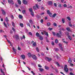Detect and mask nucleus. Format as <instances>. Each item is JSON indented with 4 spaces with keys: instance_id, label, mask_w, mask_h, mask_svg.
<instances>
[{
    "instance_id": "1",
    "label": "nucleus",
    "mask_w": 75,
    "mask_h": 75,
    "mask_svg": "<svg viewBox=\"0 0 75 75\" xmlns=\"http://www.w3.org/2000/svg\"><path fill=\"white\" fill-rule=\"evenodd\" d=\"M61 35H62V32L61 31H59V33H57L56 35L58 37L61 38Z\"/></svg>"
},
{
    "instance_id": "2",
    "label": "nucleus",
    "mask_w": 75,
    "mask_h": 75,
    "mask_svg": "<svg viewBox=\"0 0 75 75\" xmlns=\"http://www.w3.org/2000/svg\"><path fill=\"white\" fill-rule=\"evenodd\" d=\"M13 38H14L15 37L16 38V40L18 41V40H20V38L19 37V36L18 35H16L13 36Z\"/></svg>"
},
{
    "instance_id": "3",
    "label": "nucleus",
    "mask_w": 75,
    "mask_h": 75,
    "mask_svg": "<svg viewBox=\"0 0 75 75\" xmlns=\"http://www.w3.org/2000/svg\"><path fill=\"white\" fill-rule=\"evenodd\" d=\"M64 70L66 72H68L69 71L68 69V67L67 66V65H65L64 67Z\"/></svg>"
},
{
    "instance_id": "4",
    "label": "nucleus",
    "mask_w": 75,
    "mask_h": 75,
    "mask_svg": "<svg viewBox=\"0 0 75 75\" xmlns=\"http://www.w3.org/2000/svg\"><path fill=\"white\" fill-rule=\"evenodd\" d=\"M45 59L46 61H47L48 62H50L52 60V59L51 58H49L47 57H46Z\"/></svg>"
},
{
    "instance_id": "5",
    "label": "nucleus",
    "mask_w": 75,
    "mask_h": 75,
    "mask_svg": "<svg viewBox=\"0 0 75 75\" xmlns=\"http://www.w3.org/2000/svg\"><path fill=\"white\" fill-rule=\"evenodd\" d=\"M47 13L48 14H49V15L50 16V17H52V13H51L50 12V10H47Z\"/></svg>"
},
{
    "instance_id": "6",
    "label": "nucleus",
    "mask_w": 75,
    "mask_h": 75,
    "mask_svg": "<svg viewBox=\"0 0 75 75\" xmlns=\"http://www.w3.org/2000/svg\"><path fill=\"white\" fill-rule=\"evenodd\" d=\"M32 58H33V59H34L35 60H37V58L35 55H32Z\"/></svg>"
},
{
    "instance_id": "7",
    "label": "nucleus",
    "mask_w": 75,
    "mask_h": 75,
    "mask_svg": "<svg viewBox=\"0 0 75 75\" xmlns=\"http://www.w3.org/2000/svg\"><path fill=\"white\" fill-rule=\"evenodd\" d=\"M8 2L9 4H11L12 3V4H14V1L13 0H8Z\"/></svg>"
},
{
    "instance_id": "8",
    "label": "nucleus",
    "mask_w": 75,
    "mask_h": 75,
    "mask_svg": "<svg viewBox=\"0 0 75 75\" xmlns=\"http://www.w3.org/2000/svg\"><path fill=\"white\" fill-rule=\"evenodd\" d=\"M23 2L24 4H27V1H26L25 0H23Z\"/></svg>"
},
{
    "instance_id": "9",
    "label": "nucleus",
    "mask_w": 75,
    "mask_h": 75,
    "mask_svg": "<svg viewBox=\"0 0 75 75\" xmlns=\"http://www.w3.org/2000/svg\"><path fill=\"white\" fill-rule=\"evenodd\" d=\"M44 33L47 36V37H48L49 36V35H48V32H46V31H44Z\"/></svg>"
},
{
    "instance_id": "10",
    "label": "nucleus",
    "mask_w": 75,
    "mask_h": 75,
    "mask_svg": "<svg viewBox=\"0 0 75 75\" xmlns=\"http://www.w3.org/2000/svg\"><path fill=\"white\" fill-rule=\"evenodd\" d=\"M39 37V40H40L41 41H42V40H43V37H42V36L40 35Z\"/></svg>"
},
{
    "instance_id": "11",
    "label": "nucleus",
    "mask_w": 75,
    "mask_h": 75,
    "mask_svg": "<svg viewBox=\"0 0 75 75\" xmlns=\"http://www.w3.org/2000/svg\"><path fill=\"white\" fill-rule=\"evenodd\" d=\"M66 29L67 30V31H68V32H70L71 31V29H70V28L69 27H68L66 28Z\"/></svg>"
},
{
    "instance_id": "12",
    "label": "nucleus",
    "mask_w": 75,
    "mask_h": 75,
    "mask_svg": "<svg viewBox=\"0 0 75 75\" xmlns=\"http://www.w3.org/2000/svg\"><path fill=\"white\" fill-rule=\"evenodd\" d=\"M21 57L22 58V59H24L25 58V55H24V54H23L22 55H21Z\"/></svg>"
},
{
    "instance_id": "13",
    "label": "nucleus",
    "mask_w": 75,
    "mask_h": 75,
    "mask_svg": "<svg viewBox=\"0 0 75 75\" xmlns=\"http://www.w3.org/2000/svg\"><path fill=\"white\" fill-rule=\"evenodd\" d=\"M1 11H2L3 14V15H5V14H6V12H5L4 11V10H3V9H2Z\"/></svg>"
},
{
    "instance_id": "14",
    "label": "nucleus",
    "mask_w": 75,
    "mask_h": 75,
    "mask_svg": "<svg viewBox=\"0 0 75 75\" xmlns=\"http://www.w3.org/2000/svg\"><path fill=\"white\" fill-rule=\"evenodd\" d=\"M68 62H69V63H71L72 62V60H71V58H70V57L69 58Z\"/></svg>"
},
{
    "instance_id": "15",
    "label": "nucleus",
    "mask_w": 75,
    "mask_h": 75,
    "mask_svg": "<svg viewBox=\"0 0 75 75\" xmlns=\"http://www.w3.org/2000/svg\"><path fill=\"white\" fill-rule=\"evenodd\" d=\"M48 4L50 6L52 5V2L51 1H49L48 2Z\"/></svg>"
},
{
    "instance_id": "16",
    "label": "nucleus",
    "mask_w": 75,
    "mask_h": 75,
    "mask_svg": "<svg viewBox=\"0 0 75 75\" xmlns=\"http://www.w3.org/2000/svg\"><path fill=\"white\" fill-rule=\"evenodd\" d=\"M28 56L29 57H30V58H31V57H32V55L30 53H28Z\"/></svg>"
},
{
    "instance_id": "17",
    "label": "nucleus",
    "mask_w": 75,
    "mask_h": 75,
    "mask_svg": "<svg viewBox=\"0 0 75 75\" xmlns=\"http://www.w3.org/2000/svg\"><path fill=\"white\" fill-rule=\"evenodd\" d=\"M36 35L37 37H39L40 36V33L38 32L36 33Z\"/></svg>"
},
{
    "instance_id": "18",
    "label": "nucleus",
    "mask_w": 75,
    "mask_h": 75,
    "mask_svg": "<svg viewBox=\"0 0 75 75\" xmlns=\"http://www.w3.org/2000/svg\"><path fill=\"white\" fill-rule=\"evenodd\" d=\"M57 16L56 13H54L53 14L52 16L51 17H53V18H55V16Z\"/></svg>"
},
{
    "instance_id": "19",
    "label": "nucleus",
    "mask_w": 75,
    "mask_h": 75,
    "mask_svg": "<svg viewBox=\"0 0 75 75\" xmlns=\"http://www.w3.org/2000/svg\"><path fill=\"white\" fill-rule=\"evenodd\" d=\"M36 42H34L33 45H32V47H35V46H36Z\"/></svg>"
},
{
    "instance_id": "20",
    "label": "nucleus",
    "mask_w": 75,
    "mask_h": 75,
    "mask_svg": "<svg viewBox=\"0 0 75 75\" xmlns=\"http://www.w3.org/2000/svg\"><path fill=\"white\" fill-rule=\"evenodd\" d=\"M19 18L21 19H22L23 18V16L21 15H19Z\"/></svg>"
},
{
    "instance_id": "21",
    "label": "nucleus",
    "mask_w": 75,
    "mask_h": 75,
    "mask_svg": "<svg viewBox=\"0 0 75 75\" xmlns=\"http://www.w3.org/2000/svg\"><path fill=\"white\" fill-rule=\"evenodd\" d=\"M47 25L48 27H49L51 25V23L50 22H48L47 23Z\"/></svg>"
},
{
    "instance_id": "22",
    "label": "nucleus",
    "mask_w": 75,
    "mask_h": 75,
    "mask_svg": "<svg viewBox=\"0 0 75 75\" xmlns=\"http://www.w3.org/2000/svg\"><path fill=\"white\" fill-rule=\"evenodd\" d=\"M30 14L33 17L34 16V13L33 12H30Z\"/></svg>"
},
{
    "instance_id": "23",
    "label": "nucleus",
    "mask_w": 75,
    "mask_h": 75,
    "mask_svg": "<svg viewBox=\"0 0 75 75\" xmlns=\"http://www.w3.org/2000/svg\"><path fill=\"white\" fill-rule=\"evenodd\" d=\"M29 23H30L31 24H32L33 23V22L32 20H29Z\"/></svg>"
},
{
    "instance_id": "24",
    "label": "nucleus",
    "mask_w": 75,
    "mask_h": 75,
    "mask_svg": "<svg viewBox=\"0 0 75 75\" xmlns=\"http://www.w3.org/2000/svg\"><path fill=\"white\" fill-rule=\"evenodd\" d=\"M69 26H70V27H72V24H71V22H69Z\"/></svg>"
},
{
    "instance_id": "25",
    "label": "nucleus",
    "mask_w": 75,
    "mask_h": 75,
    "mask_svg": "<svg viewBox=\"0 0 75 75\" xmlns=\"http://www.w3.org/2000/svg\"><path fill=\"white\" fill-rule=\"evenodd\" d=\"M18 2L19 4H21V1L20 0H18Z\"/></svg>"
},
{
    "instance_id": "26",
    "label": "nucleus",
    "mask_w": 75,
    "mask_h": 75,
    "mask_svg": "<svg viewBox=\"0 0 75 75\" xmlns=\"http://www.w3.org/2000/svg\"><path fill=\"white\" fill-rule=\"evenodd\" d=\"M45 68L46 69H47V70H48V69H49V67H47L46 66H45Z\"/></svg>"
},
{
    "instance_id": "27",
    "label": "nucleus",
    "mask_w": 75,
    "mask_h": 75,
    "mask_svg": "<svg viewBox=\"0 0 75 75\" xmlns=\"http://www.w3.org/2000/svg\"><path fill=\"white\" fill-rule=\"evenodd\" d=\"M62 22L63 23H65V19L64 18H62Z\"/></svg>"
},
{
    "instance_id": "28",
    "label": "nucleus",
    "mask_w": 75,
    "mask_h": 75,
    "mask_svg": "<svg viewBox=\"0 0 75 75\" xmlns=\"http://www.w3.org/2000/svg\"><path fill=\"white\" fill-rule=\"evenodd\" d=\"M26 24L27 25H28V26H29V27H31V25H30V23H26Z\"/></svg>"
},
{
    "instance_id": "29",
    "label": "nucleus",
    "mask_w": 75,
    "mask_h": 75,
    "mask_svg": "<svg viewBox=\"0 0 75 75\" xmlns=\"http://www.w3.org/2000/svg\"><path fill=\"white\" fill-rule=\"evenodd\" d=\"M20 25L21 27H23V26H24V25H23V23H20Z\"/></svg>"
},
{
    "instance_id": "30",
    "label": "nucleus",
    "mask_w": 75,
    "mask_h": 75,
    "mask_svg": "<svg viewBox=\"0 0 75 75\" xmlns=\"http://www.w3.org/2000/svg\"><path fill=\"white\" fill-rule=\"evenodd\" d=\"M53 25L54 26V27H57V24L56 23H53Z\"/></svg>"
},
{
    "instance_id": "31",
    "label": "nucleus",
    "mask_w": 75,
    "mask_h": 75,
    "mask_svg": "<svg viewBox=\"0 0 75 75\" xmlns=\"http://www.w3.org/2000/svg\"><path fill=\"white\" fill-rule=\"evenodd\" d=\"M22 13L24 14L25 13V10H23L22 11Z\"/></svg>"
},
{
    "instance_id": "32",
    "label": "nucleus",
    "mask_w": 75,
    "mask_h": 75,
    "mask_svg": "<svg viewBox=\"0 0 75 75\" xmlns=\"http://www.w3.org/2000/svg\"><path fill=\"white\" fill-rule=\"evenodd\" d=\"M39 69L40 71H44V69L42 68H39Z\"/></svg>"
},
{
    "instance_id": "33",
    "label": "nucleus",
    "mask_w": 75,
    "mask_h": 75,
    "mask_svg": "<svg viewBox=\"0 0 75 75\" xmlns=\"http://www.w3.org/2000/svg\"><path fill=\"white\" fill-rule=\"evenodd\" d=\"M36 17H37V18H40L41 17L39 15H37L36 16Z\"/></svg>"
},
{
    "instance_id": "34",
    "label": "nucleus",
    "mask_w": 75,
    "mask_h": 75,
    "mask_svg": "<svg viewBox=\"0 0 75 75\" xmlns=\"http://www.w3.org/2000/svg\"><path fill=\"white\" fill-rule=\"evenodd\" d=\"M29 11L30 13H31V12H33V10H32V8H30L29 9Z\"/></svg>"
},
{
    "instance_id": "35",
    "label": "nucleus",
    "mask_w": 75,
    "mask_h": 75,
    "mask_svg": "<svg viewBox=\"0 0 75 75\" xmlns=\"http://www.w3.org/2000/svg\"><path fill=\"white\" fill-rule=\"evenodd\" d=\"M45 38L46 42H49V41L48 40V38H47V37H46Z\"/></svg>"
},
{
    "instance_id": "36",
    "label": "nucleus",
    "mask_w": 75,
    "mask_h": 75,
    "mask_svg": "<svg viewBox=\"0 0 75 75\" xmlns=\"http://www.w3.org/2000/svg\"><path fill=\"white\" fill-rule=\"evenodd\" d=\"M54 50H55V51H59L58 48H55L54 49Z\"/></svg>"
},
{
    "instance_id": "37",
    "label": "nucleus",
    "mask_w": 75,
    "mask_h": 75,
    "mask_svg": "<svg viewBox=\"0 0 75 75\" xmlns=\"http://www.w3.org/2000/svg\"><path fill=\"white\" fill-rule=\"evenodd\" d=\"M36 50L37 51V52H39V49H38V47H36Z\"/></svg>"
},
{
    "instance_id": "38",
    "label": "nucleus",
    "mask_w": 75,
    "mask_h": 75,
    "mask_svg": "<svg viewBox=\"0 0 75 75\" xmlns=\"http://www.w3.org/2000/svg\"><path fill=\"white\" fill-rule=\"evenodd\" d=\"M12 25H13V27H14L15 26V24L14 23V22H12Z\"/></svg>"
},
{
    "instance_id": "39",
    "label": "nucleus",
    "mask_w": 75,
    "mask_h": 75,
    "mask_svg": "<svg viewBox=\"0 0 75 75\" xmlns=\"http://www.w3.org/2000/svg\"><path fill=\"white\" fill-rule=\"evenodd\" d=\"M67 19H68V20H69V21H71V18H70V17L67 16Z\"/></svg>"
},
{
    "instance_id": "40",
    "label": "nucleus",
    "mask_w": 75,
    "mask_h": 75,
    "mask_svg": "<svg viewBox=\"0 0 75 75\" xmlns=\"http://www.w3.org/2000/svg\"><path fill=\"white\" fill-rule=\"evenodd\" d=\"M35 6H36V7H37V8H38V9H39V7L38 6V5L37 4H36Z\"/></svg>"
},
{
    "instance_id": "41",
    "label": "nucleus",
    "mask_w": 75,
    "mask_h": 75,
    "mask_svg": "<svg viewBox=\"0 0 75 75\" xmlns=\"http://www.w3.org/2000/svg\"><path fill=\"white\" fill-rule=\"evenodd\" d=\"M13 51L14 52H16V50L14 49V47H13Z\"/></svg>"
},
{
    "instance_id": "42",
    "label": "nucleus",
    "mask_w": 75,
    "mask_h": 75,
    "mask_svg": "<svg viewBox=\"0 0 75 75\" xmlns=\"http://www.w3.org/2000/svg\"><path fill=\"white\" fill-rule=\"evenodd\" d=\"M58 42V40L57 39H56L55 40V43H56V44H57Z\"/></svg>"
},
{
    "instance_id": "43",
    "label": "nucleus",
    "mask_w": 75,
    "mask_h": 75,
    "mask_svg": "<svg viewBox=\"0 0 75 75\" xmlns=\"http://www.w3.org/2000/svg\"><path fill=\"white\" fill-rule=\"evenodd\" d=\"M70 75H74V73H73L72 72H71L69 73Z\"/></svg>"
},
{
    "instance_id": "44",
    "label": "nucleus",
    "mask_w": 75,
    "mask_h": 75,
    "mask_svg": "<svg viewBox=\"0 0 75 75\" xmlns=\"http://www.w3.org/2000/svg\"><path fill=\"white\" fill-rule=\"evenodd\" d=\"M59 45L60 47H62V44H61L60 43H59Z\"/></svg>"
},
{
    "instance_id": "45",
    "label": "nucleus",
    "mask_w": 75,
    "mask_h": 75,
    "mask_svg": "<svg viewBox=\"0 0 75 75\" xmlns=\"http://www.w3.org/2000/svg\"><path fill=\"white\" fill-rule=\"evenodd\" d=\"M6 21H7V22L8 21H9L8 20V18H7V17H6Z\"/></svg>"
},
{
    "instance_id": "46",
    "label": "nucleus",
    "mask_w": 75,
    "mask_h": 75,
    "mask_svg": "<svg viewBox=\"0 0 75 75\" xmlns=\"http://www.w3.org/2000/svg\"><path fill=\"white\" fill-rule=\"evenodd\" d=\"M69 40H72V38H71V37L70 36H69L68 37Z\"/></svg>"
},
{
    "instance_id": "47",
    "label": "nucleus",
    "mask_w": 75,
    "mask_h": 75,
    "mask_svg": "<svg viewBox=\"0 0 75 75\" xmlns=\"http://www.w3.org/2000/svg\"><path fill=\"white\" fill-rule=\"evenodd\" d=\"M43 22H44V20H43V19H41L40 21V22L41 23H43Z\"/></svg>"
},
{
    "instance_id": "48",
    "label": "nucleus",
    "mask_w": 75,
    "mask_h": 75,
    "mask_svg": "<svg viewBox=\"0 0 75 75\" xmlns=\"http://www.w3.org/2000/svg\"><path fill=\"white\" fill-rule=\"evenodd\" d=\"M59 4V5L58 6V7H60V8L61 7V6H62L61 5V4Z\"/></svg>"
},
{
    "instance_id": "49",
    "label": "nucleus",
    "mask_w": 75,
    "mask_h": 75,
    "mask_svg": "<svg viewBox=\"0 0 75 75\" xmlns=\"http://www.w3.org/2000/svg\"><path fill=\"white\" fill-rule=\"evenodd\" d=\"M29 35H31V36L33 35V34H32V33H31V32H29Z\"/></svg>"
},
{
    "instance_id": "50",
    "label": "nucleus",
    "mask_w": 75,
    "mask_h": 75,
    "mask_svg": "<svg viewBox=\"0 0 75 75\" xmlns=\"http://www.w3.org/2000/svg\"><path fill=\"white\" fill-rule=\"evenodd\" d=\"M44 14H45V13H41L40 14V16H43Z\"/></svg>"
},
{
    "instance_id": "51",
    "label": "nucleus",
    "mask_w": 75,
    "mask_h": 75,
    "mask_svg": "<svg viewBox=\"0 0 75 75\" xmlns=\"http://www.w3.org/2000/svg\"><path fill=\"white\" fill-rule=\"evenodd\" d=\"M63 6L64 7H67V5L66 4H64L63 5Z\"/></svg>"
},
{
    "instance_id": "52",
    "label": "nucleus",
    "mask_w": 75,
    "mask_h": 75,
    "mask_svg": "<svg viewBox=\"0 0 75 75\" xmlns=\"http://www.w3.org/2000/svg\"><path fill=\"white\" fill-rule=\"evenodd\" d=\"M12 30H13V31H14V32H15V31H16V30L14 28H12Z\"/></svg>"
},
{
    "instance_id": "53",
    "label": "nucleus",
    "mask_w": 75,
    "mask_h": 75,
    "mask_svg": "<svg viewBox=\"0 0 75 75\" xmlns=\"http://www.w3.org/2000/svg\"><path fill=\"white\" fill-rule=\"evenodd\" d=\"M60 50H61V51H64V50L63 49V48L62 47H60Z\"/></svg>"
},
{
    "instance_id": "54",
    "label": "nucleus",
    "mask_w": 75,
    "mask_h": 75,
    "mask_svg": "<svg viewBox=\"0 0 75 75\" xmlns=\"http://www.w3.org/2000/svg\"><path fill=\"white\" fill-rule=\"evenodd\" d=\"M52 34H53V35L55 36V35H56V33H55V32H53Z\"/></svg>"
},
{
    "instance_id": "55",
    "label": "nucleus",
    "mask_w": 75,
    "mask_h": 75,
    "mask_svg": "<svg viewBox=\"0 0 75 75\" xmlns=\"http://www.w3.org/2000/svg\"><path fill=\"white\" fill-rule=\"evenodd\" d=\"M4 25H5V27H6L7 28V25H6V23H5V22H4Z\"/></svg>"
},
{
    "instance_id": "56",
    "label": "nucleus",
    "mask_w": 75,
    "mask_h": 75,
    "mask_svg": "<svg viewBox=\"0 0 75 75\" xmlns=\"http://www.w3.org/2000/svg\"><path fill=\"white\" fill-rule=\"evenodd\" d=\"M56 64L57 65V66H58V67H59V64L58 63V62H57Z\"/></svg>"
},
{
    "instance_id": "57",
    "label": "nucleus",
    "mask_w": 75,
    "mask_h": 75,
    "mask_svg": "<svg viewBox=\"0 0 75 75\" xmlns=\"http://www.w3.org/2000/svg\"><path fill=\"white\" fill-rule=\"evenodd\" d=\"M38 67H39V68H42V67L40 64H38Z\"/></svg>"
},
{
    "instance_id": "58",
    "label": "nucleus",
    "mask_w": 75,
    "mask_h": 75,
    "mask_svg": "<svg viewBox=\"0 0 75 75\" xmlns=\"http://www.w3.org/2000/svg\"><path fill=\"white\" fill-rule=\"evenodd\" d=\"M48 29L49 30H50V31H51V30H52V28H48Z\"/></svg>"
},
{
    "instance_id": "59",
    "label": "nucleus",
    "mask_w": 75,
    "mask_h": 75,
    "mask_svg": "<svg viewBox=\"0 0 75 75\" xmlns=\"http://www.w3.org/2000/svg\"><path fill=\"white\" fill-rule=\"evenodd\" d=\"M64 43H65V44H68V42H65V41H64L63 42Z\"/></svg>"
},
{
    "instance_id": "60",
    "label": "nucleus",
    "mask_w": 75,
    "mask_h": 75,
    "mask_svg": "<svg viewBox=\"0 0 75 75\" xmlns=\"http://www.w3.org/2000/svg\"><path fill=\"white\" fill-rule=\"evenodd\" d=\"M33 9H34V10H37V8H36V7L34 6H33Z\"/></svg>"
},
{
    "instance_id": "61",
    "label": "nucleus",
    "mask_w": 75,
    "mask_h": 75,
    "mask_svg": "<svg viewBox=\"0 0 75 75\" xmlns=\"http://www.w3.org/2000/svg\"><path fill=\"white\" fill-rule=\"evenodd\" d=\"M52 45H55V44H54V42H52Z\"/></svg>"
},
{
    "instance_id": "62",
    "label": "nucleus",
    "mask_w": 75,
    "mask_h": 75,
    "mask_svg": "<svg viewBox=\"0 0 75 75\" xmlns=\"http://www.w3.org/2000/svg\"><path fill=\"white\" fill-rule=\"evenodd\" d=\"M70 65L71 66H74V64H73L70 63Z\"/></svg>"
},
{
    "instance_id": "63",
    "label": "nucleus",
    "mask_w": 75,
    "mask_h": 75,
    "mask_svg": "<svg viewBox=\"0 0 75 75\" xmlns=\"http://www.w3.org/2000/svg\"><path fill=\"white\" fill-rule=\"evenodd\" d=\"M1 73H2L3 74L4 73V72H3V70H2L1 69Z\"/></svg>"
},
{
    "instance_id": "64",
    "label": "nucleus",
    "mask_w": 75,
    "mask_h": 75,
    "mask_svg": "<svg viewBox=\"0 0 75 75\" xmlns=\"http://www.w3.org/2000/svg\"><path fill=\"white\" fill-rule=\"evenodd\" d=\"M41 10H44V8L43 7H42L41 8Z\"/></svg>"
}]
</instances>
